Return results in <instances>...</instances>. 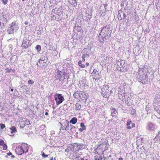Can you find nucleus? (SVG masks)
<instances>
[{"label":"nucleus","mask_w":160,"mask_h":160,"mask_svg":"<svg viewBox=\"0 0 160 160\" xmlns=\"http://www.w3.org/2000/svg\"><path fill=\"white\" fill-rule=\"evenodd\" d=\"M86 65L87 66H88L89 65V63L88 62H86Z\"/></svg>","instance_id":"49"},{"label":"nucleus","mask_w":160,"mask_h":160,"mask_svg":"<svg viewBox=\"0 0 160 160\" xmlns=\"http://www.w3.org/2000/svg\"><path fill=\"white\" fill-rule=\"evenodd\" d=\"M57 78L59 81H62L65 79V78L66 77L67 73L58 70L57 72Z\"/></svg>","instance_id":"9"},{"label":"nucleus","mask_w":160,"mask_h":160,"mask_svg":"<svg viewBox=\"0 0 160 160\" xmlns=\"http://www.w3.org/2000/svg\"><path fill=\"white\" fill-rule=\"evenodd\" d=\"M77 121V119L75 117H73L70 121V122L73 124H75Z\"/></svg>","instance_id":"18"},{"label":"nucleus","mask_w":160,"mask_h":160,"mask_svg":"<svg viewBox=\"0 0 160 160\" xmlns=\"http://www.w3.org/2000/svg\"><path fill=\"white\" fill-rule=\"evenodd\" d=\"M108 87L107 86H103L101 89V93L102 96L104 98H107L109 96Z\"/></svg>","instance_id":"5"},{"label":"nucleus","mask_w":160,"mask_h":160,"mask_svg":"<svg viewBox=\"0 0 160 160\" xmlns=\"http://www.w3.org/2000/svg\"><path fill=\"white\" fill-rule=\"evenodd\" d=\"M0 128L2 129H3L5 127V124H0Z\"/></svg>","instance_id":"31"},{"label":"nucleus","mask_w":160,"mask_h":160,"mask_svg":"<svg viewBox=\"0 0 160 160\" xmlns=\"http://www.w3.org/2000/svg\"><path fill=\"white\" fill-rule=\"evenodd\" d=\"M147 128L149 131H153L155 129V125L152 122H149L147 124Z\"/></svg>","instance_id":"11"},{"label":"nucleus","mask_w":160,"mask_h":160,"mask_svg":"<svg viewBox=\"0 0 160 160\" xmlns=\"http://www.w3.org/2000/svg\"><path fill=\"white\" fill-rule=\"evenodd\" d=\"M54 98L56 104L58 105L61 103L64 100L63 96L61 94H57L55 95Z\"/></svg>","instance_id":"6"},{"label":"nucleus","mask_w":160,"mask_h":160,"mask_svg":"<svg viewBox=\"0 0 160 160\" xmlns=\"http://www.w3.org/2000/svg\"><path fill=\"white\" fill-rule=\"evenodd\" d=\"M94 158L95 160H99L100 159V158H98L96 156H94Z\"/></svg>","instance_id":"41"},{"label":"nucleus","mask_w":160,"mask_h":160,"mask_svg":"<svg viewBox=\"0 0 160 160\" xmlns=\"http://www.w3.org/2000/svg\"><path fill=\"white\" fill-rule=\"evenodd\" d=\"M70 129H75L76 128L74 126L71 124L70 125Z\"/></svg>","instance_id":"39"},{"label":"nucleus","mask_w":160,"mask_h":160,"mask_svg":"<svg viewBox=\"0 0 160 160\" xmlns=\"http://www.w3.org/2000/svg\"><path fill=\"white\" fill-rule=\"evenodd\" d=\"M17 25L15 22H13L10 25L8 29V32L9 34H13L14 30H17Z\"/></svg>","instance_id":"8"},{"label":"nucleus","mask_w":160,"mask_h":160,"mask_svg":"<svg viewBox=\"0 0 160 160\" xmlns=\"http://www.w3.org/2000/svg\"><path fill=\"white\" fill-rule=\"evenodd\" d=\"M45 114L46 115H47L48 114V113L47 112H46L45 113Z\"/></svg>","instance_id":"51"},{"label":"nucleus","mask_w":160,"mask_h":160,"mask_svg":"<svg viewBox=\"0 0 160 160\" xmlns=\"http://www.w3.org/2000/svg\"><path fill=\"white\" fill-rule=\"evenodd\" d=\"M83 130H84L83 129V128H79V131H80V132H82V131Z\"/></svg>","instance_id":"45"},{"label":"nucleus","mask_w":160,"mask_h":160,"mask_svg":"<svg viewBox=\"0 0 160 160\" xmlns=\"http://www.w3.org/2000/svg\"><path fill=\"white\" fill-rule=\"evenodd\" d=\"M123 158L122 157L119 158V160H122Z\"/></svg>","instance_id":"50"},{"label":"nucleus","mask_w":160,"mask_h":160,"mask_svg":"<svg viewBox=\"0 0 160 160\" xmlns=\"http://www.w3.org/2000/svg\"><path fill=\"white\" fill-rule=\"evenodd\" d=\"M81 160H84V159L83 158H82L81 159Z\"/></svg>","instance_id":"54"},{"label":"nucleus","mask_w":160,"mask_h":160,"mask_svg":"<svg viewBox=\"0 0 160 160\" xmlns=\"http://www.w3.org/2000/svg\"><path fill=\"white\" fill-rule=\"evenodd\" d=\"M79 91H76L73 94V96L74 98L76 99H78L79 98Z\"/></svg>","instance_id":"19"},{"label":"nucleus","mask_w":160,"mask_h":160,"mask_svg":"<svg viewBox=\"0 0 160 160\" xmlns=\"http://www.w3.org/2000/svg\"><path fill=\"white\" fill-rule=\"evenodd\" d=\"M124 62L123 61H118L117 62V64L118 66L121 67H123L124 65Z\"/></svg>","instance_id":"20"},{"label":"nucleus","mask_w":160,"mask_h":160,"mask_svg":"<svg viewBox=\"0 0 160 160\" xmlns=\"http://www.w3.org/2000/svg\"><path fill=\"white\" fill-rule=\"evenodd\" d=\"M54 160H56V159L55 158H54Z\"/></svg>","instance_id":"57"},{"label":"nucleus","mask_w":160,"mask_h":160,"mask_svg":"<svg viewBox=\"0 0 160 160\" xmlns=\"http://www.w3.org/2000/svg\"><path fill=\"white\" fill-rule=\"evenodd\" d=\"M42 157L45 158L47 157L48 156V155H45L44 152H43L42 154Z\"/></svg>","instance_id":"35"},{"label":"nucleus","mask_w":160,"mask_h":160,"mask_svg":"<svg viewBox=\"0 0 160 160\" xmlns=\"http://www.w3.org/2000/svg\"><path fill=\"white\" fill-rule=\"evenodd\" d=\"M159 96V95H158V96H157V97H158V96Z\"/></svg>","instance_id":"55"},{"label":"nucleus","mask_w":160,"mask_h":160,"mask_svg":"<svg viewBox=\"0 0 160 160\" xmlns=\"http://www.w3.org/2000/svg\"><path fill=\"white\" fill-rule=\"evenodd\" d=\"M4 143H5L3 140L2 139L0 140V145H3Z\"/></svg>","instance_id":"32"},{"label":"nucleus","mask_w":160,"mask_h":160,"mask_svg":"<svg viewBox=\"0 0 160 160\" xmlns=\"http://www.w3.org/2000/svg\"><path fill=\"white\" fill-rule=\"evenodd\" d=\"M82 61L80 60L78 62V65L81 68H84L85 67V65L84 64L82 63Z\"/></svg>","instance_id":"21"},{"label":"nucleus","mask_w":160,"mask_h":160,"mask_svg":"<svg viewBox=\"0 0 160 160\" xmlns=\"http://www.w3.org/2000/svg\"><path fill=\"white\" fill-rule=\"evenodd\" d=\"M11 91L12 92H13V88H12V89H11Z\"/></svg>","instance_id":"52"},{"label":"nucleus","mask_w":160,"mask_h":160,"mask_svg":"<svg viewBox=\"0 0 160 160\" xmlns=\"http://www.w3.org/2000/svg\"><path fill=\"white\" fill-rule=\"evenodd\" d=\"M2 146L3 147V150H5L7 149V147L6 144L5 143H4Z\"/></svg>","instance_id":"27"},{"label":"nucleus","mask_w":160,"mask_h":160,"mask_svg":"<svg viewBox=\"0 0 160 160\" xmlns=\"http://www.w3.org/2000/svg\"><path fill=\"white\" fill-rule=\"evenodd\" d=\"M85 160H88V159H86Z\"/></svg>","instance_id":"58"},{"label":"nucleus","mask_w":160,"mask_h":160,"mask_svg":"<svg viewBox=\"0 0 160 160\" xmlns=\"http://www.w3.org/2000/svg\"><path fill=\"white\" fill-rule=\"evenodd\" d=\"M80 94L81 95V99L86 100L87 98V96L86 93L83 91H80Z\"/></svg>","instance_id":"14"},{"label":"nucleus","mask_w":160,"mask_h":160,"mask_svg":"<svg viewBox=\"0 0 160 160\" xmlns=\"http://www.w3.org/2000/svg\"><path fill=\"white\" fill-rule=\"evenodd\" d=\"M21 151H21L20 149H19V150H17V152H16V153H21Z\"/></svg>","instance_id":"44"},{"label":"nucleus","mask_w":160,"mask_h":160,"mask_svg":"<svg viewBox=\"0 0 160 160\" xmlns=\"http://www.w3.org/2000/svg\"><path fill=\"white\" fill-rule=\"evenodd\" d=\"M2 2L3 3L4 5H5L7 3L8 0H2Z\"/></svg>","instance_id":"33"},{"label":"nucleus","mask_w":160,"mask_h":160,"mask_svg":"<svg viewBox=\"0 0 160 160\" xmlns=\"http://www.w3.org/2000/svg\"><path fill=\"white\" fill-rule=\"evenodd\" d=\"M29 42V41L28 40L25 39L23 40L21 46L24 48H27L28 46Z\"/></svg>","instance_id":"13"},{"label":"nucleus","mask_w":160,"mask_h":160,"mask_svg":"<svg viewBox=\"0 0 160 160\" xmlns=\"http://www.w3.org/2000/svg\"><path fill=\"white\" fill-rule=\"evenodd\" d=\"M129 12L127 11L126 12V11H122L121 10H120L118 11V19L119 20H121L122 19H124L127 17V15L129 14Z\"/></svg>","instance_id":"7"},{"label":"nucleus","mask_w":160,"mask_h":160,"mask_svg":"<svg viewBox=\"0 0 160 160\" xmlns=\"http://www.w3.org/2000/svg\"><path fill=\"white\" fill-rule=\"evenodd\" d=\"M5 72H10V70H9V68H6L5 70Z\"/></svg>","instance_id":"38"},{"label":"nucleus","mask_w":160,"mask_h":160,"mask_svg":"<svg viewBox=\"0 0 160 160\" xmlns=\"http://www.w3.org/2000/svg\"><path fill=\"white\" fill-rule=\"evenodd\" d=\"M135 127V124L133 123L130 120L127 121V128L128 129H130L131 128Z\"/></svg>","instance_id":"12"},{"label":"nucleus","mask_w":160,"mask_h":160,"mask_svg":"<svg viewBox=\"0 0 160 160\" xmlns=\"http://www.w3.org/2000/svg\"><path fill=\"white\" fill-rule=\"evenodd\" d=\"M70 125H69V122H67V125H66L65 128H66L67 130H69Z\"/></svg>","instance_id":"25"},{"label":"nucleus","mask_w":160,"mask_h":160,"mask_svg":"<svg viewBox=\"0 0 160 160\" xmlns=\"http://www.w3.org/2000/svg\"><path fill=\"white\" fill-rule=\"evenodd\" d=\"M12 157H14V156L13 155H12Z\"/></svg>","instance_id":"56"},{"label":"nucleus","mask_w":160,"mask_h":160,"mask_svg":"<svg viewBox=\"0 0 160 160\" xmlns=\"http://www.w3.org/2000/svg\"><path fill=\"white\" fill-rule=\"evenodd\" d=\"M111 32L109 25H107L104 27L99 35V41L100 42H103L105 39H107L110 37Z\"/></svg>","instance_id":"1"},{"label":"nucleus","mask_w":160,"mask_h":160,"mask_svg":"<svg viewBox=\"0 0 160 160\" xmlns=\"http://www.w3.org/2000/svg\"><path fill=\"white\" fill-rule=\"evenodd\" d=\"M118 112L115 108H112L111 115L113 117L116 118Z\"/></svg>","instance_id":"15"},{"label":"nucleus","mask_w":160,"mask_h":160,"mask_svg":"<svg viewBox=\"0 0 160 160\" xmlns=\"http://www.w3.org/2000/svg\"><path fill=\"white\" fill-rule=\"evenodd\" d=\"M51 133L52 134H54L55 133V132L54 131H51Z\"/></svg>","instance_id":"47"},{"label":"nucleus","mask_w":160,"mask_h":160,"mask_svg":"<svg viewBox=\"0 0 160 160\" xmlns=\"http://www.w3.org/2000/svg\"><path fill=\"white\" fill-rule=\"evenodd\" d=\"M121 87V85L118 90V98L121 100L125 101L126 102L128 101L129 98L128 94L125 92V88H122Z\"/></svg>","instance_id":"3"},{"label":"nucleus","mask_w":160,"mask_h":160,"mask_svg":"<svg viewBox=\"0 0 160 160\" xmlns=\"http://www.w3.org/2000/svg\"><path fill=\"white\" fill-rule=\"evenodd\" d=\"M145 32H150V30L149 28H147L145 29Z\"/></svg>","instance_id":"37"},{"label":"nucleus","mask_w":160,"mask_h":160,"mask_svg":"<svg viewBox=\"0 0 160 160\" xmlns=\"http://www.w3.org/2000/svg\"><path fill=\"white\" fill-rule=\"evenodd\" d=\"M91 75L93 79H95V80H98L101 78V77L100 75L98 72L95 69L93 70V72L91 73Z\"/></svg>","instance_id":"10"},{"label":"nucleus","mask_w":160,"mask_h":160,"mask_svg":"<svg viewBox=\"0 0 160 160\" xmlns=\"http://www.w3.org/2000/svg\"><path fill=\"white\" fill-rule=\"evenodd\" d=\"M86 55H83L82 57V62L83 61V62H84L85 61V58L86 57Z\"/></svg>","instance_id":"30"},{"label":"nucleus","mask_w":160,"mask_h":160,"mask_svg":"<svg viewBox=\"0 0 160 160\" xmlns=\"http://www.w3.org/2000/svg\"><path fill=\"white\" fill-rule=\"evenodd\" d=\"M34 82L32 80H29L28 81V84H33Z\"/></svg>","instance_id":"29"},{"label":"nucleus","mask_w":160,"mask_h":160,"mask_svg":"<svg viewBox=\"0 0 160 160\" xmlns=\"http://www.w3.org/2000/svg\"><path fill=\"white\" fill-rule=\"evenodd\" d=\"M80 126L82 127V128H83V129H84V130L86 129V127L84 125L83 123L81 122L80 123Z\"/></svg>","instance_id":"24"},{"label":"nucleus","mask_w":160,"mask_h":160,"mask_svg":"<svg viewBox=\"0 0 160 160\" xmlns=\"http://www.w3.org/2000/svg\"><path fill=\"white\" fill-rule=\"evenodd\" d=\"M99 158H100L99 160H105L106 159V158L105 157H102L101 156H100Z\"/></svg>","instance_id":"36"},{"label":"nucleus","mask_w":160,"mask_h":160,"mask_svg":"<svg viewBox=\"0 0 160 160\" xmlns=\"http://www.w3.org/2000/svg\"><path fill=\"white\" fill-rule=\"evenodd\" d=\"M40 61H39V60H38V63H37V65H38V66H40V65H40Z\"/></svg>","instance_id":"43"},{"label":"nucleus","mask_w":160,"mask_h":160,"mask_svg":"<svg viewBox=\"0 0 160 160\" xmlns=\"http://www.w3.org/2000/svg\"><path fill=\"white\" fill-rule=\"evenodd\" d=\"M45 60V59L44 58H41L38 59L39 61H43Z\"/></svg>","instance_id":"42"},{"label":"nucleus","mask_w":160,"mask_h":160,"mask_svg":"<svg viewBox=\"0 0 160 160\" xmlns=\"http://www.w3.org/2000/svg\"><path fill=\"white\" fill-rule=\"evenodd\" d=\"M76 110H81L82 106L80 103L77 102L75 104Z\"/></svg>","instance_id":"17"},{"label":"nucleus","mask_w":160,"mask_h":160,"mask_svg":"<svg viewBox=\"0 0 160 160\" xmlns=\"http://www.w3.org/2000/svg\"><path fill=\"white\" fill-rule=\"evenodd\" d=\"M138 77L139 78L141 82L145 84L148 81V76L147 75L146 70L144 68H139L138 72Z\"/></svg>","instance_id":"2"},{"label":"nucleus","mask_w":160,"mask_h":160,"mask_svg":"<svg viewBox=\"0 0 160 160\" xmlns=\"http://www.w3.org/2000/svg\"><path fill=\"white\" fill-rule=\"evenodd\" d=\"M105 12H103L102 13V14H101V15L102 16H103L105 15Z\"/></svg>","instance_id":"46"},{"label":"nucleus","mask_w":160,"mask_h":160,"mask_svg":"<svg viewBox=\"0 0 160 160\" xmlns=\"http://www.w3.org/2000/svg\"><path fill=\"white\" fill-rule=\"evenodd\" d=\"M7 155H8V156H10V155H12V153L11 152H9V153H7Z\"/></svg>","instance_id":"48"},{"label":"nucleus","mask_w":160,"mask_h":160,"mask_svg":"<svg viewBox=\"0 0 160 160\" xmlns=\"http://www.w3.org/2000/svg\"><path fill=\"white\" fill-rule=\"evenodd\" d=\"M155 138L157 139H159L160 140V131L159 132L158 135L156 136Z\"/></svg>","instance_id":"28"},{"label":"nucleus","mask_w":160,"mask_h":160,"mask_svg":"<svg viewBox=\"0 0 160 160\" xmlns=\"http://www.w3.org/2000/svg\"><path fill=\"white\" fill-rule=\"evenodd\" d=\"M53 157H52L51 158L50 160H53Z\"/></svg>","instance_id":"53"},{"label":"nucleus","mask_w":160,"mask_h":160,"mask_svg":"<svg viewBox=\"0 0 160 160\" xmlns=\"http://www.w3.org/2000/svg\"><path fill=\"white\" fill-rule=\"evenodd\" d=\"M36 48L38 52L41 50V47L39 45H37L36 47Z\"/></svg>","instance_id":"26"},{"label":"nucleus","mask_w":160,"mask_h":160,"mask_svg":"<svg viewBox=\"0 0 160 160\" xmlns=\"http://www.w3.org/2000/svg\"><path fill=\"white\" fill-rule=\"evenodd\" d=\"M22 146H18L16 148L15 151V152H17L18 150H19V149H20L21 151H22V152L21 153H17V154L21 155L24 152L26 153L28 152L29 147L28 144L23 143H22Z\"/></svg>","instance_id":"4"},{"label":"nucleus","mask_w":160,"mask_h":160,"mask_svg":"<svg viewBox=\"0 0 160 160\" xmlns=\"http://www.w3.org/2000/svg\"><path fill=\"white\" fill-rule=\"evenodd\" d=\"M68 2L73 7L77 5V2L76 0H68Z\"/></svg>","instance_id":"16"},{"label":"nucleus","mask_w":160,"mask_h":160,"mask_svg":"<svg viewBox=\"0 0 160 160\" xmlns=\"http://www.w3.org/2000/svg\"><path fill=\"white\" fill-rule=\"evenodd\" d=\"M80 91H79V98H78V99L79 101L80 100V99H81V94H80Z\"/></svg>","instance_id":"40"},{"label":"nucleus","mask_w":160,"mask_h":160,"mask_svg":"<svg viewBox=\"0 0 160 160\" xmlns=\"http://www.w3.org/2000/svg\"><path fill=\"white\" fill-rule=\"evenodd\" d=\"M11 130V133H14L17 131V129L15 127H12L10 128Z\"/></svg>","instance_id":"22"},{"label":"nucleus","mask_w":160,"mask_h":160,"mask_svg":"<svg viewBox=\"0 0 160 160\" xmlns=\"http://www.w3.org/2000/svg\"><path fill=\"white\" fill-rule=\"evenodd\" d=\"M61 130H66V128H64L62 124H61V126L60 128Z\"/></svg>","instance_id":"34"},{"label":"nucleus","mask_w":160,"mask_h":160,"mask_svg":"<svg viewBox=\"0 0 160 160\" xmlns=\"http://www.w3.org/2000/svg\"><path fill=\"white\" fill-rule=\"evenodd\" d=\"M158 106H159L158 105H157V106L154 105V109L158 112H160V110H159V108H158Z\"/></svg>","instance_id":"23"}]
</instances>
